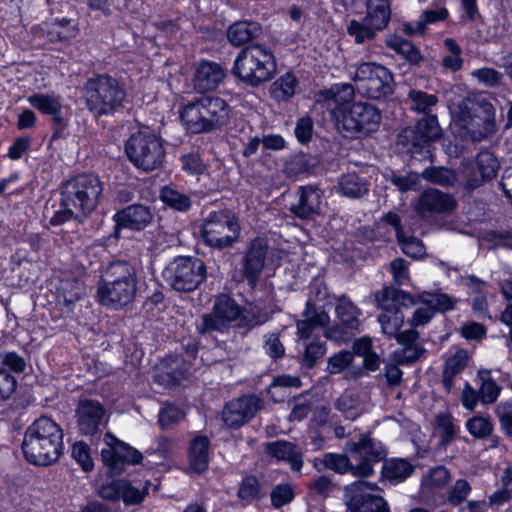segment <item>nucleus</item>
I'll use <instances>...</instances> for the list:
<instances>
[{
    "label": "nucleus",
    "instance_id": "f257e3e1",
    "mask_svg": "<svg viewBox=\"0 0 512 512\" xmlns=\"http://www.w3.org/2000/svg\"><path fill=\"white\" fill-rule=\"evenodd\" d=\"M104 183L93 172H80L62 181L59 186L57 207L49 218L52 227H59L74 221L82 224L100 205Z\"/></svg>",
    "mask_w": 512,
    "mask_h": 512
},
{
    "label": "nucleus",
    "instance_id": "f03ea898",
    "mask_svg": "<svg viewBox=\"0 0 512 512\" xmlns=\"http://www.w3.org/2000/svg\"><path fill=\"white\" fill-rule=\"evenodd\" d=\"M493 98L485 92L468 94L451 110L456 135L463 141L481 142L497 130Z\"/></svg>",
    "mask_w": 512,
    "mask_h": 512
},
{
    "label": "nucleus",
    "instance_id": "7ed1b4c3",
    "mask_svg": "<svg viewBox=\"0 0 512 512\" xmlns=\"http://www.w3.org/2000/svg\"><path fill=\"white\" fill-rule=\"evenodd\" d=\"M346 447L351 453L359 454L357 465H353L346 454L327 452L321 459H315L314 468L319 472L327 469L341 475L350 472L354 477L368 478L374 474V464L388 454L385 445L369 433L361 434L358 441L347 442Z\"/></svg>",
    "mask_w": 512,
    "mask_h": 512
},
{
    "label": "nucleus",
    "instance_id": "20e7f679",
    "mask_svg": "<svg viewBox=\"0 0 512 512\" xmlns=\"http://www.w3.org/2000/svg\"><path fill=\"white\" fill-rule=\"evenodd\" d=\"M21 449L29 464L50 466L64 453L63 428L51 417L42 415L26 428Z\"/></svg>",
    "mask_w": 512,
    "mask_h": 512
},
{
    "label": "nucleus",
    "instance_id": "39448f33",
    "mask_svg": "<svg viewBox=\"0 0 512 512\" xmlns=\"http://www.w3.org/2000/svg\"><path fill=\"white\" fill-rule=\"evenodd\" d=\"M232 108L219 96L202 95L194 97L179 109V118L190 135L221 131L231 120Z\"/></svg>",
    "mask_w": 512,
    "mask_h": 512
},
{
    "label": "nucleus",
    "instance_id": "423d86ee",
    "mask_svg": "<svg viewBox=\"0 0 512 512\" xmlns=\"http://www.w3.org/2000/svg\"><path fill=\"white\" fill-rule=\"evenodd\" d=\"M277 72V59L270 47L250 44L237 54L231 73L248 87L258 88L272 80Z\"/></svg>",
    "mask_w": 512,
    "mask_h": 512
},
{
    "label": "nucleus",
    "instance_id": "0eeeda50",
    "mask_svg": "<svg viewBox=\"0 0 512 512\" xmlns=\"http://www.w3.org/2000/svg\"><path fill=\"white\" fill-rule=\"evenodd\" d=\"M83 92L88 111L97 117L114 115L127 97L125 84L107 73L87 78Z\"/></svg>",
    "mask_w": 512,
    "mask_h": 512
},
{
    "label": "nucleus",
    "instance_id": "6e6552de",
    "mask_svg": "<svg viewBox=\"0 0 512 512\" xmlns=\"http://www.w3.org/2000/svg\"><path fill=\"white\" fill-rule=\"evenodd\" d=\"M337 128L349 138L366 137L379 129L381 112L367 102H346L334 110Z\"/></svg>",
    "mask_w": 512,
    "mask_h": 512
},
{
    "label": "nucleus",
    "instance_id": "1a4fd4ad",
    "mask_svg": "<svg viewBox=\"0 0 512 512\" xmlns=\"http://www.w3.org/2000/svg\"><path fill=\"white\" fill-rule=\"evenodd\" d=\"M199 228L203 244L217 250L232 247L241 234L238 217L227 208L210 211Z\"/></svg>",
    "mask_w": 512,
    "mask_h": 512
},
{
    "label": "nucleus",
    "instance_id": "9d476101",
    "mask_svg": "<svg viewBox=\"0 0 512 512\" xmlns=\"http://www.w3.org/2000/svg\"><path fill=\"white\" fill-rule=\"evenodd\" d=\"M128 160L137 168L150 172L161 167L165 158V149L160 137L152 132L133 133L124 144Z\"/></svg>",
    "mask_w": 512,
    "mask_h": 512
},
{
    "label": "nucleus",
    "instance_id": "9b49d317",
    "mask_svg": "<svg viewBox=\"0 0 512 512\" xmlns=\"http://www.w3.org/2000/svg\"><path fill=\"white\" fill-rule=\"evenodd\" d=\"M163 277L173 290L192 292L206 280L207 267L198 257L177 256L165 267Z\"/></svg>",
    "mask_w": 512,
    "mask_h": 512
},
{
    "label": "nucleus",
    "instance_id": "f8f14e48",
    "mask_svg": "<svg viewBox=\"0 0 512 512\" xmlns=\"http://www.w3.org/2000/svg\"><path fill=\"white\" fill-rule=\"evenodd\" d=\"M353 79L368 98L379 100L394 93V76L382 64L376 62L360 63L356 68Z\"/></svg>",
    "mask_w": 512,
    "mask_h": 512
},
{
    "label": "nucleus",
    "instance_id": "ddd939ff",
    "mask_svg": "<svg viewBox=\"0 0 512 512\" xmlns=\"http://www.w3.org/2000/svg\"><path fill=\"white\" fill-rule=\"evenodd\" d=\"M114 223L112 232L106 241L117 243L122 238V231L142 232L153 224L154 212L148 205L132 203L116 210L112 216Z\"/></svg>",
    "mask_w": 512,
    "mask_h": 512
},
{
    "label": "nucleus",
    "instance_id": "4468645a",
    "mask_svg": "<svg viewBox=\"0 0 512 512\" xmlns=\"http://www.w3.org/2000/svg\"><path fill=\"white\" fill-rule=\"evenodd\" d=\"M412 134L409 148L411 157L419 161L429 160L434 162V143L442 137V129L439 126L437 116L427 114L417 120Z\"/></svg>",
    "mask_w": 512,
    "mask_h": 512
},
{
    "label": "nucleus",
    "instance_id": "2eb2a0df",
    "mask_svg": "<svg viewBox=\"0 0 512 512\" xmlns=\"http://www.w3.org/2000/svg\"><path fill=\"white\" fill-rule=\"evenodd\" d=\"M105 438L110 439V442L106 440L109 448L102 449L101 457L110 475H121L126 466L142 463L144 456L139 450L118 439L110 432L106 433Z\"/></svg>",
    "mask_w": 512,
    "mask_h": 512
},
{
    "label": "nucleus",
    "instance_id": "dca6fc26",
    "mask_svg": "<svg viewBox=\"0 0 512 512\" xmlns=\"http://www.w3.org/2000/svg\"><path fill=\"white\" fill-rule=\"evenodd\" d=\"M269 249L270 246L265 237L256 236L247 244L241 262V273L243 279L252 288L260 280Z\"/></svg>",
    "mask_w": 512,
    "mask_h": 512
},
{
    "label": "nucleus",
    "instance_id": "f3484780",
    "mask_svg": "<svg viewBox=\"0 0 512 512\" xmlns=\"http://www.w3.org/2000/svg\"><path fill=\"white\" fill-rule=\"evenodd\" d=\"M260 408L261 399L255 394L232 399L223 408V423L230 429H238L250 422Z\"/></svg>",
    "mask_w": 512,
    "mask_h": 512
},
{
    "label": "nucleus",
    "instance_id": "a211bd4d",
    "mask_svg": "<svg viewBox=\"0 0 512 512\" xmlns=\"http://www.w3.org/2000/svg\"><path fill=\"white\" fill-rule=\"evenodd\" d=\"M335 314L339 323L327 328L325 336L328 339L342 340L349 331L358 329L361 310L346 294L336 298Z\"/></svg>",
    "mask_w": 512,
    "mask_h": 512
},
{
    "label": "nucleus",
    "instance_id": "6ab92c4d",
    "mask_svg": "<svg viewBox=\"0 0 512 512\" xmlns=\"http://www.w3.org/2000/svg\"><path fill=\"white\" fill-rule=\"evenodd\" d=\"M499 169L500 162L496 155L487 149L480 150L474 161L465 167L467 187L472 190L481 187L496 178Z\"/></svg>",
    "mask_w": 512,
    "mask_h": 512
},
{
    "label": "nucleus",
    "instance_id": "aec40b11",
    "mask_svg": "<svg viewBox=\"0 0 512 512\" xmlns=\"http://www.w3.org/2000/svg\"><path fill=\"white\" fill-rule=\"evenodd\" d=\"M27 363L16 351H0V402L9 399L16 391L15 375L23 374Z\"/></svg>",
    "mask_w": 512,
    "mask_h": 512
},
{
    "label": "nucleus",
    "instance_id": "412c9836",
    "mask_svg": "<svg viewBox=\"0 0 512 512\" xmlns=\"http://www.w3.org/2000/svg\"><path fill=\"white\" fill-rule=\"evenodd\" d=\"M137 286L98 281V302L112 310H120L134 301Z\"/></svg>",
    "mask_w": 512,
    "mask_h": 512
},
{
    "label": "nucleus",
    "instance_id": "4be33fe9",
    "mask_svg": "<svg viewBox=\"0 0 512 512\" xmlns=\"http://www.w3.org/2000/svg\"><path fill=\"white\" fill-rule=\"evenodd\" d=\"M76 413L78 428L82 435H100V425L105 415L104 406L100 402L84 399L80 401Z\"/></svg>",
    "mask_w": 512,
    "mask_h": 512
},
{
    "label": "nucleus",
    "instance_id": "5701e85b",
    "mask_svg": "<svg viewBox=\"0 0 512 512\" xmlns=\"http://www.w3.org/2000/svg\"><path fill=\"white\" fill-rule=\"evenodd\" d=\"M344 498L348 512H391L384 497L364 494L358 486H354L351 492L344 491Z\"/></svg>",
    "mask_w": 512,
    "mask_h": 512
},
{
    "label": "nucleus",
    "instance_id": "b1692460",
    "mask_svg": "<svg viewBox=\"0 0 512 512\" xmlns=\"http://www.w3.org/2000/svg\"><path fill=\"white\" fill-rule=\"evenodd\" d=\"M319 165L317 156L299 151L287 155L283 162V173L289 179L298 180L315 174Z\"/></svg>",
    "mask_w": 512,
    "mask_h": 512
},
{
    "label": "nucleus",
    "instance_id": "393cba45",
    "mask_svg": "<svg viewBox=\"0 0 512 512\" xmlns=\"http://www.w3.org/2000/svg\"><path fill=\"white\" fill-rule=\"evenodd\" d=\"M42 35L48 43L66 42L76 37L79 30L74 20L55 17L41 24Z\"/></svg>",
    "mask_w": 512,
    "mask_h": 512
},
{
    "label": "nucleus",
    "instance_id": "a878e982",
    "mask_svg": "<svg viewBox=\"0 0 512 512\" xmlns=\"http://www.w3.org/2000/svg\"><path fill=\"white\" fill-rule=\"evenodd\" d=\"M224 78V72L220 64L213 61H202L194 74L195 89L201 93L215 90Z\"/></svg>",
    "mask_w": 512,
    "mask_h": 512
},
{
    "label": "nucleus",
    "instance_id": "bb28decb",
    "mask_svg": "<svg viewBox=\"0 0 512 512\" xmlns=\"http://www.w3.org/2000/svg\"><path fill=\"white\" fill-rule=\"evenodd\" d=\"M304 319L297 321V335L300 339H309L316 328L325 327L330 321V317L324 310H318L312 300H307L305 309L302 313Z\"/></svg>",
    "mask_w": 512,
    "mask_h": 512
},
{
    "label": "nucleus",
    "instance_id": "cd10ccee",
    "mask_svg": "<svg viewBox=\"0 0 512 512\" xmlns=\"http://www.w3.org/2000/svg\"><path fill=\"white\" fill-rule=\"evenodd\" d=\"M210 446V439L206 435H197L190 441L187 456L192 472L201 475L209 469Z\"/></svg>",
    "mask_w": 512,
    "mask_h": 512
},
{
    "label": "nucleus",
    "instance_id": "c85d7f7f",
    "mask_svg": "<svg viewBox=\"0 0 512 512\" xmlns=\"http://www.w3.org/2000/svg\"><path fill=\"white\" fill-rule=\"evenodd\" d=\"M320 189L312 185L299 187V199L296 204H292L290 211L300 219H309L318 214L320 209Z\"/></svg>",
    "mask_w": 512,
    "mask_h": 512
},
{
    "label": "nucleus",
    "instance_id": "c756f323",
    "mask_svg": "<svg viewBox=\"0 0 512 512\" xmlns=\"http://www.w3.org/2000/svg\"><path fill=\"white\" fill-rule=\"evenodd\" d=\"M263 32L262 25L253 20H239L229 25L226 35L229 43L234 47H241L252 43Z\"/></svg>",
    "mask_w": 512,
    "mask_h": 512
},
{
    "label": "nucleus",
    "instance_id": "7c9ffc66",
    "mask_svg": "<svg viewBox=\"0 0 512 512\" xmlns=\"http://www.w3.org/2000/svg\"><path fill=\"white\" fill-rule=\"evenodd\" d=\"M265 451L269 456L279 461H287L293 471H300L303 467L302 452L292 442L286 440L268 442Z\"/></svg>",
    "mask_w": 512,
    "mask_h": 512
},
{
    "label": "nucleus",
    "instance_id": "2f4dec72",
    "mask_svg": "<svg viewBox=\"0 0 512 512\" xmlns=\"http://www.w3.org/2000/svg\"><path fill=\"white\" fill-rule=\"evenodd\" d=\"M99 281L137 286L135 267L127 260H115L108 263Z\"/></svg>",
    "mask_w": 512,
    "mask_h": 512
},
{
    "label": "nucleus",
    "instance_id": "473e14b6",
    "mask_svg": "<svg viewBox=\"0 0 512 512\" xmlns=\"http://www.w3.org/2000/svg\"><path fill=\"white\" fill-rule=\"evenodd\" d=\"M469 355L467 350L458 349L449 356L443 366L441 384L446 393H450L454 387V379L468 365Z\"/></svg>",
    "mask_w": 512,
    "mask_h": 512
},
{
    "label": "nucleus",
    "instance_id": "72a5a7b5",
    "mask_svg": "<svg viewBox=\"0 0 512 512\" xmlns=\"http://www.w3.org/2000/svg\"><path fill=\"white\" fill-rule=\"evenodd\" d=\"M419 207L428 213L451 212L456 207L453 196L437 189L424 191L419 199Z\"/></svg>",
    "mask_w": 512,
    "mask_h": 512
},
{
    "label": "nucleus",
    "instance_id": "f704fd0d",
    "mask_svg": "<svg viewBox=\"0 0 512 512\" xmlns=\"http://www.w3.org/2000/svg\"><path fill=\"white\" fill-rule=\"evenodd\" d=\"M381 469V479L388 480L391 483H402L414 472V466L405 458H383Z\"/></svg>",
    "mask_w": 512,
    "mask_h": 512
},
{
    "label": "nucleus",
    "instance_id": "c9c22d12",
    "mask_svg": "<svg viewBox=\"0 0 512 512\" xmlns=\"http://www.w3.org/2000/svg\"><path fill=\"white\" fill-rule=\"evenodd\" d=\"M466 430L475 439H490V448H496L499 445V436L493 435L494 424L490 416L474 415L465 423Z\"/></svg>",
    "mask_w": 512,
    "mask_h": 512
},
{
    "label": "nucleus",
    "instance_id": "e433bc0d",
    "mask_svg": "<svg viewBox=\"0 0 512 512\" xmlns=\"http://www.w3.org/2000/svg\"><path fill=\"white\" fill-rule=\"evenodd\" d=\"M158 198L164 206L181 213L188 212L193 204L191 196L179 191L173 184L162 186Z\"/></svg>",
    "mask_w": 512,
    "mask_h": 512
},
{
    "label": "nucleus",
    "instance_id": "4c0bfd02",
    "mask_svg": "<svg viewBox=\"0 0 512 512\" xmlns=\"http://www.w3.org/2000/svg\"><path fill=\"white\" fill-rule=\"evenodd\" d=\"M368 24L378 30L385 29L391 19V3L389 0H367L366 16Z\"/></svg>",
    "mask_w": 512,
    "mask_h": 512
},
{
    "label": "nucleus",
    "instance_id": "58836bf2",
    "mask_svg": "<svg viewBox=\"0 0 512 512\" xmlns=\"http://www.w3.org/2000/svg\"><path fill=\"white\" fill-rule=\"evenodd\" d=\"M212 311L231 327L232 322L240 317L243 308L229 294L220 293L215 297Z\"/></svg>",
    "mask_w": 512,
    "mask_h": 512
},
{
    "label": "nucleus",
    "instance_id": "ea45409f",
    "mask_svg": "<svg viewBox=\"0 0 512 512\" xmlns=\"http://www.w3.org/2000/svg\"><path fill=\"white\" fill-rule=\"evenodd\" d=\"M382 220L384 223L393 227L395 230L397 242L401 246L404 254L411 255L409 251L410 246H416L418 251H420V248L422 247V241L414 236H406L401 217L396 212L389 211L385 213L382 217Z\"/></svg>",
    "mask_w": 512,
    "mask_h": 512
},
{
    "label": "nucleus",
    "instance_id": "a19ab883",
    "mask_svg": "<svg viewBox=\"0 0 512 512\" xmlns=\"http://www.w3.org/2000/svg\"><path fill=\"white\" fill-rule=\"evenodd\" d=\"M299 86V79L292 71L279 76L271 86V95L276 101L287 102L295 94Z\"/></svg>",
    "mask_w": 512,
    "mask_h": 512
},
{
    "label": "nucleus",
    "instance_id": "79ce46f5",
    "mask_svg": "<svg viewBox=\"0 0 512 512\" xmlns=\"http://www.w3.org/2000/svg\"><path fill=\"white\" fill-rule=\"evenodd\" d=\"M339 190L349 198H360L368 192L367 182L357 173L343 174L339 180Z\"/></svg>",
    "mask_w": 512,
    "mask_h": 512
},
{
    "label": "nucleus",
    "instance_id": "37998d69",
    "mask_svg": "<svg viewBox=\"0 0 512 512\" xmlns=\"http://www.w3.org/2000/svg\"><path fill=\"white\" fill-rule=\"evenodd\" d=\"M443 44L449 54L443 56L441 66L451 72L460 71L464 64L462 47L454 38H445Z\"/></svg>",
    "mask_w": 512,
    "mask_h": 512
},
{
    "label": "nucleus",
    "instance_id": "c03bdc74",
    "mask_svg": "<svg viewBox=\"0 0 512 512\" xmlns=\"http://www.w3.org/2000/svg\"><path fill=\"white\" fill-rule=\"evenodd\" d=\"M481 385L479 387V397L483 404H493L498 399L501 388L491 377L490 370L479 371Z\"/></svg>",
    "mask_w": 512,
    "mask_h": 512
},
{
    "label": "nucleus",
    "instance_id": "a18cd8bd",
    "mask_svg": "<svg viewBox=\"0 0 512 512\" xmlns=\"http://www.w3.org/2000/svg\"><path fill=\"white\" fill-rule=\"evenodd\" d=\"M379 322L383 332L388 336H392L403 326L404 314L402 308L394 306L387 308L384 313L379 315Z\"/></svg>",
    "mask_w": 512,
    "mask_h": 512
},
{
    "label": "nucleus",
    "instance_id": "49530a36",
    "mask_svg": "<svg viewBox=\"0 0 512 512\" xmlns=\"http://www.w3.org/2000/svg\"><path fill=\"white\" fill-rule=\"evenodd\" d=\"M379 322L383 332L388 336H392L403 326L404 314L402 308L394 306L387 308L384 313L379 315Z\"/></svg>",
    "mask_w": 512,
    "mask_h": 512
},
{
    "label": "nucleus",
    "instance_id": "de8ad7c7",
    "mask_svg": "<svg viewBox=\"0 0 512 512\" xmlns=\"http://www.w3.org/2000/svg\"><path fill=\"white\" fill-rule=\"evenodd\" d=\"M28 102L33 108L44 115L52 116L62 109L60 101L49 94L34 93L29 96Z\"/></svg>",
    "mask_w": 512,
    "mask_h": 512
},
{
    "label": "nucleus",
    "instance_id": "09e8293b",
    "mask_svg": "<svg viewBox=\"0 0 512 512\" xmlns=\"http://www.w3.org/2000/svg\"><path fill=\"white\" fill-rule=\"evenodd\" d=\"M229 326L224 323L213 311L201 315V321L196 325V332L201 335H209L214 332L225 333Z\"/></svg>",
    "mask_w": 512,
    "mask_h": 512
},
{
    "label": "nucleus",
    "instance_id": "8fccbe9b",
    "mask_svg": "<svg viewBox=\"0 0 512 512\" xmlns=\"http://www.w3.org/2000/svg\"><path fill=\"white\" fill-rule=\"evenodd\" d=\"M261 485L255 475H245L238 486L237 497L251 503L254 500L260 499Z\"/></svg>",
    "mask_w": 512,
    "mask_h": 512
},
{
    "label": "nucleus",
    "instance_id": "3c124183",
    "mask_svg": "<svg viewBox=\"0 0 512 512\" xmlns=\"http://www.w3.org/2000/svg\"><path fill=\"white\" fill-rule=\"evenodd\" d=\"M422 177L430 183L449 186L453 184L455 174L452 169L444 166H430L423 170Z\"/></svg>",
    "mask_w": 512,
    "mask_h": 512
},
{
    "label": "nucleus",
    "instance_id": "603ef678",
    "mask_svg": "<svg viewBox=\"0 0 512 512\" xmlns=\"http://www.w3.org/2000/svg\"><path fill=\"white\" fill-rule=\"evenodd\" d=\"M436 427L440 430V442L442 445L450 444L456 437L458 428L454 424L453 416L448 413H440L435 419Z\"/></svg>",
    "mask_w": 512,
    "mask_h": 512
},
{
    "label": "nucleus",
    "instance_id": "864d4df0",
    "mask_svg": "<svg viewBox=\"0 0 512 512\" xmlns=\"http://www.w3.org/2000/svg\"><path fill=\"white\" fill-rule=\"evenodd\" d=\"M409 99L412 102V109L425 115L429 114L431 108L438 103V97L435 94L416 89L410 90Z\"/></svg>",
    "mask_w": 512,
    "mask_h": 512
},
{
    "label": "nucleus",
    "instance_id": "5fc2aeb1",
    "mask_svg": "<svg viewBox=\"0 0 512 512\" xmlns=\"http://www.w3.org/2000/svg\"><path fill=\"white\" fill-rule=\"evenodd\" d=\"M179 160L181 162L182 170L188 175L199 176L207 169V166L198 151L183 154L180 156Z\"/></svg>",
    "mask_w": 512,
    "mask_h": 512
},
{
    "label": "nucleus",
    "instance_id": "6e6d98bb",
    "mask_svg": "<svg viewBox=\"0 0 512 512\" xmlns=\"http://www.w3.org/2000/svg\"><path fill=\"white\" fill-rule=\"evenodd\" d=\"M71 455L84 472H91L94 469L91 448L86 442H75L72 446Z\"/></svg>",
    "mask_w": 512,
    "mask_h": 512
},
{
    "label": "nucleus",
    "instance_id": "4d7b16f0",
    "mask_svg": "<svg viewBox=\"0 0 512 512\" xmlns=\"http://www.w3.org/2000/svg\"><path fill=\"white\" fill-rule=\"evenodd\" d=\"M377 31L379 30L368 24L365 19L363 22L351 20L347 28L348 34L354 37L357 44L374 39Z\"/></svg>",
    "mask_w": 512,
    "mask_h": 512
},
{
    "label": "nucleus",
    "instance_id": "13d9d810",
    "mask_svg": "<svg viewBox=\"0 0 512 512\" xmlns=\"http://www.w3.org/2000/svg\"><path fill=\"white\" fill-rule=\"evenodd\" d=\"M295 498V492L290 484H277L270 493L271 504L275 509L291 503Z\"/></svg>",
    "mask_w": 512,
    "mask_h": 512
},
{
    "label": "nucleus",
    "instance_id": "bf43d9fd",
    "mask_svg": "<svg viewBox=\"0 0 512 512\" xmlns=\"http://www.w3.org/2000/svg\"><path fill=\"white\" fill-rule=\"evenodd\" d=\"M121 488L120 500H122L127 506L140 505L147 495V488L140 490L139 488L133 486L132 482L126 478H123Z\"/></svg>",
    "mask_w": 512,
    "mask_h": 512
},
{
    "label": "nucleus",
    "instance_id": "052dcab7",
    "mask_svg": "<svg viewBox=\"0 0 512 512\" xmlns=\"http://www.w3.org/2000/svg\"><path fill=\"white\" fill-rule=\"evenodd\" d=\"M295 137L299 144L308 145L314 134V121L311 116L304 115L297 119L295 129Z\"/></svg>",
    "mask_w": 512,
    "mask_h": 512
},
{
    "label": "nucleus",
    "instance_id": "680f3d73",
    "mask_svg": "<svg viewBox=\"0 0 512 512\" xmlns=\"http://www.w3.org/2000/svg\"><path fill=\"white\" fill-rule=\"evenodd\" d=\"M353 362V353L348 350H341L327 360L326 371L329 374H338L347 369Z\"/></svg>",
    "mask_w": 512,
    "mask_h": 512
},
{
    "label": "nucleus",
    "instance_id": "e2e57ef3",
    "mask_svg": "<svg viewBox=\"0 0 512 512\" xmlns=\"http://www.w3.org/2000/svg\"><path fill=\"white\" fill-rule=\"evenodd\" d=\"M326 353V345L322 342H311L304 350L301 364L307 369H312L316 366L317 361L321 359Z\"/></svg>",
    "mask_w": 512,
    "mask_h": 512
},
{
    "label": "nucleus",
    "instance_id": "0e129e2a",
    "mask_svg": "<svg viewBox=\"0 0 512 512\" xmlns=\"http://www.w3.org/2000/svg\"><path fill=\"white\" fill-rule=\"evenodd\" d=\"M424 353L425 349L419 345L403 347L394 353L395 361L401 366L413 365Z\"/></svg>",
    "mask_w": 512,
    "mask_h": 512
},
{
    "label": "nucleus",
    "instance_id": "69168bd1",
    "mask_svg": "<svg viewBox=\"0 0 512 512\" xmlns=\"http://www.w3.org/2000/svg\"><path fill=\"white\" fill-rule=\"evenodd\" d=\"M263 348L265 353L275 361L283 358L285 355V347L278 333L265 335Z\"/></svg>",
    "mask_w": 512,
    "mask_h": 512
},
{
    "label": "nucleus",
    "instance_id": "338daca9",
    "mask_svg": "<svg viewBox=\"0 0 512 512\" xmlns=\"http://www.w3.org/2000/svg\"><path fill=\"white\" fill-rule=\"evenodd\" d=\"M471 492V486L466 479H458L448 493L447 500L450 504L457 506L466 500Z\"/></svg>",
    "mask_w": 512,
    "mask_h": 512
},
{
    "label": "nucleus",
    "instance_id": "774afa93",
    "mask_svg": "<svg viewBox=\"0 0 512 512\" xmlns=\"http://www.w3.org/2000/svg\"><path fill=\"white\" fill-rule=\"evenodd\" d=\"M495 412L501 429L507 436L512 437V402H501Z\"/></svg>",
    "mask_w": 512,
    "mask_h": 512
}]
</instances>
